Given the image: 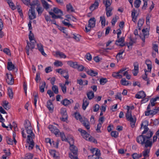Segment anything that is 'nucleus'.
Masks as SVG:
<instances>
[{"instance_id":"f257e3e1","label":"nucleus","mask_w":159,"mask_h":159,"mask_svg":"<svg viewBox=\"0 0 159 159\" xmlns=\"http://www.w3.org/2000/svg\"><path fill=\"white\" fill-rule=\"evenodd\" d=\"M25 129L27 133L28 134L27 136V139H34L35 135L32 131V128L30 122L28 120H25L24 124Z\"/></svg>"},{"instance_id":"f03ea898","label":"nucleus","mask_w":159,"mask_h":159,"mask_svg":"<svg viewBox=\"0 0 159 159\" xmlns=\"http://www.w3.org/2000/svg\"><path fill=\"white\" fill-rule=\"evenodd\" d=\"M137 141L139 143L143 145L145 144V147L147 148L148 147H151L152 145V143L149 139H147L145 137V135L141 134L137 137Z\"/></svg>"},{"instance_id":"7ed1b4c3","label":"nucleus","mask_w":159,"mask_h":159,"mask_svg":"<svg viewBox=\"0 0 159 159\" xmlns=\"http://www.w3.org/2000/svg\"><path fill=\"white\" fill-rule=\"evenodd\" d=\"M117 39L116 41L115 44L118 46L120 47H123L125 45V43H124L125 37H122L120 38V36L121 33V30L118 29L117 30Z\"/></svg>"},{"instance_id":"20e7f679","label":"nucleus","mask_w":159,"mask_h":159,"mask_svg":"<svg viewBox=\"0 0 159 159\" xmlns=\"http://www.w3.org/2000/svg\"><path fill=\"white\" fill-rule=\"evenodd\" d=\"M53 11L55 14L58 15H56L53 12L50 11L49 12V14L52 16V18L54 19H62V17L61 16L63 15V13L61 10L57 8L54 7L53 9Z\"/></svg>"},{"instance_id":"39448f33","label":"nucleus","mask_w":159,"mask_h":159,"mask_svg":"<svg viewBox=\"0 0 159 159\" xmlns=\"http://www.w3.org/2000/svg\"><path fill=\"white\" fill-rule=\"evenodd\" d=\"M30 42V43H29L28 41H27V46L25 48L26 52L28 55H29V49H30L32 51V49L34 48L35 44L36 43V41L35 40H34L33 41H31Z\"/></svg>"},{"instance_id":"423d86ee","label":"nucleus","mask_w":159,"mask_h":159,"mask_svg":"<svg viewBox=\"0 0 159 159\" xmlns=\"http://www.w3.org/2000/svg\"><path fill=\"white\" fill-rule=\"evenodd\" d=\"M78 131L81 132V135L83 138L86 140H88L89 141H92L91 139L92 137L90 134H88L85 130L82 129H79Z\"/></svg>"},{"instance_id":"0eeeda50","label":"nucleus","mask_w":159,"mask_h":159,"mask_svg":"<svg viewBox=\"0 0 159 159\" xmlns=\"http://www.w3.org/2000/svg\"><path fill=\"white\" fill-rule=\"evenodd\" d=\"M60 113L62 115V117L61 118V120L63 121H66L68 118L66 109L64 108H61Z\"/></svg>"},{"instance_id":"6e6552de","label":"nucleus","mask_w":159,"mask_h":159,"mask_svg":"<svg viewBox=\"0 0 159 159\" xmlns=\"http://www.w3.org/2000/svg\"><path fill=\"white\" fill-rule=\"evenodd\" d=\"M48 128L57 137H59V130L57 128L52 125H49Z\"/></svg>"},{"instance_id":"1a4fd4ad","label":"nucleus","mask_w":159,"mask_h":159,"mask_svg":"<svg viewBox=\"0 0 159 159\" xmlns=\"http://www.w3.org/2000/svg\"><path fill=\"white\" fill-rule=\"evenodd\" d=\"M148 122L147 121H144L141 124V129L143 128L144 129V130L142 134L144 135L149 131H151L148 127Z\"/></svg>"},{"instance_id":"9d476101","label":"nucleus","mask_w":159,"mask_h":159,"mask_svg":"<svg viewBox=\"0 0 159 159\" xmlns=\"http://www.w3.org/2000/svg\"><path fill=\"white\" fill-rule=\"evenodd\" d=\"M6 75L7 77L6 80L7 83L10 85L13 84H14V81L12 75L7 73Z\"/></svg>"},{"instance_id":"9b49d317","label":"nucleus","mask_w":159,"mask_h":159,"mask_svg":"<svg viewBox=\"0 0 159 159\" xmlns=\"http://www.w3.org/2000/svg\"><path fill=\"white\" fill-rule=\"evenodd\" d=\"M29 17L30 20L34 19L36 18L35 10L34 8L31 7L28 12Z\"/></svg>"},{"instance_id":"f8f14e48","label":"nucleus","mask_w":159,"mask_h":159,"mask_svg":"<svg viewBox=\"0 0 159 159\" xmlns=\"http://www.w3.org/2000/svg\"><path fill=\"white\" fill-rule=\"evenodd\" d=\"M96 20L94 17L91 18L89 20L88 27L93 28L95 26Z\"/></svg>"},{"instance_id":"ddd939ff","label":"nucleus","mask_w":159,"mask_h":159,"mask_svg":"<svg viewBox=\"0 0 159 159\" xmlns=\"http://www.w3.org/2000/svg\"><path fill=\"white\" fill-rule=\"evenodd\" d=\"M33 139H27V142L29 144L28 147V149L29 150H32L34 146V143L33 140Z\"/></svg>"},{"instance_id":"4468645a","label":"nucleus","mask_w":159,"mask_h":159,"mask_svg":"<svg viewBox=\"0 0 159 159\" xmlns=\"http://www.w3.org/2000/svg\"><path fill=\"white\" fill-rule=\"evenodd\" d=\"M134 69L133 70V74L134 76H136L139 72V64L137 62L134 63Z\"/></svg>"},{"instance_id":"2eb2a0df","label":"nucleus","mask_w":159,"mask_h":159,"mask_svg":"<svg viewBox=\"0 0 159 159\" xmlns=\"http://www.w3.org/2000/svg\"><path fill=\"white\" fill-rule=\"evenodd\" d=\"M146 96V95L145 92L142 91L138 93L135 95V97L138 99H143L145 98Z\"/></svg>"},{"instance_id":"dca6fc26","label":"nucleus","mask_w":159,"mask_h":159,"mask_svg":"<svg viewBox=\"0 0 159 159\" xmlns=\"http://www.w3.org/2000/svg\"><path fill=\"white\" fill-rule=\"evenodd\" d=\"M70 148L72 153L73 154V155L75 156L77 155L78 149L74 145H70Z\"/></svg>"},{"instance_id":"f3484780","label":"nucleus","mask_w":159,"mask_h":159,"mask_svg":"<svg viewBox=\"0 0 159 159\" xmlns=\"http://www.w3.org/2000/svg\"><path fill=\"white\" fill-rule=\"evenodd\" d=\"M81 122H82L83 125L87 130H89L90 129V125H89V123L87 119H85L84 120H82V121Z\"/></svg>"},{"instance_id":"a211bd4d","label":"nucleus","mask_w":159,"mask_h":159,"mask_svg":"<svg viewBox=\"0 0 159 159\" xmlns=\"http://www.w3.org/2000/svg\"><path fill=\"white\" fill-rule=\"evenodd\" d=\"M37 48L39 51L41 52L42 54L44 56L46 55V54L44 52L43 45L40 43L37 44Z\"/></svg>"},{"instance_id":"6ab92c4d","label":"nucleus","mask_w":159,"mask_h":159,"mask_svg":"<svg viewBox=\"0 0 159 159\" xmlns=\"http://www.w3.org/2000/svg\"><path fill=\"white\" fill-rule=\"evenodd\" d=\"M73 101L72 99L68 100L66 98L63 101H61V103L65 106H66L70 104L71 103H73Z\"/></svg>"},{"instance_id":"aec40b11","label":"nucleus","mask_w":159,"mask_h":159,"mask_svg":"<svg viewBox=\"0 0 159 159\" xmlns=\"http://www.w3.org/2000/svg\"><path fill=\"white\" fill-rule=\"evenodd\" d=\"M89 102L87 100V99L85 97L83 99V103L82 104V108L84 110H85L89 104Z\"/></svg>"},{"instance_id":"412c9836","label":"nucleus","mask_w":159,"mask_h":159,"mask_svg":"<svg viewBox=\"0 0 159 159\" xmlns=\"http://www.w3.org/2000/svg\"><path fill=\"white\" fill-rule=\"evenodd\" d=\"M151 107H150V105H148L147 107V111L145 112L146 116H149L151 115V113L153 112V110H152Z\"/></svg>"},{"instance_id":"4be33fe9","label":"nucleus","mask_w":159,"mask_h":159,"mask_svg":"<svg viewBox=\"0 0 159 159\" xmlns=\"http://www.w3.org/2000/svg\"><path fill=\"white\" fill-rule=\"evenodd\" d=\"M47 107L50 111H52L53 110V106L51 101H49L47 102Z\"/></svg>"},{"instance_id":"5701e85b","label":"nucleus","mask_w":159,"mask_h":159,"mask_svg":"<svg viewBox=\"0 0 159 159\" xmlns=\"http://www.w3.org/2000/svg\"><path fill=\"white\" fill-rule=\"evenodd\" d=\"M67 63L70 66L74 68H76L77 66V63L76 62H73L71 61H68Z\"/></svg>"},{"instance_id":"b1692460","label":"nucleus","mask_w":159,"mask_h":159,"mask_svg":"<svg viewBox=\"0 0 159 159\" xmlns=\"http://www.w3.org/2000/svg\"><path fill=\"white\" fill-rule=\"evenodd\" d=\"M127 111L126 114V117L127 120H128L131 117H133L132 116L131 111H129L130 107L129 106H127Z\"/></svg>"},{"instance_id":"393cba45","label":"nucleus","mask_w":159,"mask_h":159,"mask_svg":"<svg viewBox=\"0 0 159 159\" xmlns=\"http://www.w3.org/2000/svg\"><path fill=\"white\" fill-rule=\"evenodd\" d=\"M15 68L14 64L11 62H9L7 63V69L9 70H11Z\"/></svg>"},{"instance_id":"a878e982","label":"nucleus","mask_w":159,"mask_h":159,"mask_svg":"<svg viewBox=\"0 0 159 159\" xmlns=\"http://www.w3.org/2000/svg\"><path fill=\"white\" fill-rule=\"evenodd\" d=\"M112 7H109L106 8V15L107 17L111 16L112 15L111 13V11L112 10Z\"/></svg>"},{"instance_id":"bb28decb","label":"nucleus","mask_w":159,"mask_h":159,"mask_svg":"<svg viewBox=\"0 0 159 159\" xmlns=\"http://www.w3.org/2000/svg\"><path fill=\"white\" fill-rule=\"evenodd\" d=\"M59 136H60L62 141H67V139L66 138V136L64 132L59 133Z\"/></svg>"},{"instance_id":"cd10ccee","label":"nucleus","mask_w":159,"mask_h":159,"mask_svg":"<svg viewBox=\"0 0 159 159\" xmlns=\"http://www.w3.org/2000/svg\"><path fill=\"white\" fill-rule=\"evenodd\" d=\"M66 7L67 11L70 12H73L74 11V9L73 7L70 4L67 5Z\"/></svg>"},{"instance_id":"c85d7f7f","label":"nucleus","mask_w":159,"mask_h":159,"mask_svg":"<svg viewBox=\"0 0 159 159\" xmlns=\"http://www.w3.org/2000/svg\"><path fill=\"white\" fill-rule=\"evenodd\" d=\"M87 95L89 99L91 100L94 97V94L92 91H90L87 93Z\"/></svg>"},{"instance_id":"c756f323","label":"nucleus","mask_w":159,"mask_h":159,"mask_svg":"<svg viewBox=\"0 0 159 159\" xmlns=\"http://www.w3.org/2000/svg\"><path fill=\"white\" fill-rule=\"evenodd\" d=\"M8 102L6 101H4L3 102L2 106L6 110H8L10 108V107L8 105Z\"/></svg>"},{"instance_id":"7c9ffc66","label":"nucleus","mask_w":159,"mask_h":159,"mask_svg":"<svg viewBox=\"0 0 159 159\" xmlns=\"http://www.w3.org/2000/svg\"><path fill=\"white\" fill-rule=\"evenodd\" d=\"M159 98H152L150 100L151 103H149L148 105H150V107H153L155 106V102Z\"/></svg>"},{"instance_id":"2f4dec72","label":"nucleus","mask_w":159,"mask_h":159,"mask_svg":"<svg viewBox=\"0 0 159 159\" xmlns=\"http://www.w3.org/2000/svg\"><path fill=\"white\" fill-rule=\"evenodd\" d=\"M150 150V149H148L147 148L145 149L144 150L143 152V155L144 157L149 156L148 154L149 153Z\"/></svg>"},{"instance_id":"473e14b6","label":"nucleus","mask_w":159,"mask_h":159,"mask_svg":"<svg viewBox=\"0 0 159 159\" xmlns=\"http://www.w3.org/2000/svg\"><path fill=\"white\" fill-rule=\"evenodd\" d=\"M8 94L11 99H12L13 97V93L12 92V89L10 88L8 89Z\"/></svg>"},{"instance_id":"72a5a7b5","label":"nucleus","mask_w":159,"mask_h":159,"mask_svg":"<svg viewBox=\"0 0 159 159\" xmlns=\"http://www.w3.org/2000/svg\"><path fill=\"white\" fill-rule=\"evenodd\" d=\"M57 56H59L61 58H65L66 57V56L64 53L61 52L59 51H57L56 52Z\"/></svg>"},{"instance_id":"f704fd0d","label":"nucleus","mask_w":159,"mask_h":159,"mask_svg":"<svg viewBox=\"0 0 159 159\" xmlns=\"http://www.w3.org/2000/svg\"><path fill=\"white\" fill-rule=\"evenodd\" d=\"M103 3L106 8L110 7V6L111 5V2L110 0H104Z\"/></svg>"},{"instance_id":"c9c22d12","label":"nucleus","mask_w":159,"mask_h":159,"mask_svg":"<svg viewBox=\"0 0 159 159\" xmlns=\"http://www.w3.org/2000/svg\"><path fill=\"white\" fill-rule=\"evenodd\" d=\"M153 133L151 131H149L148 132L146 133L145 135V137L147 139H149L152 137L153 135Z\"/></svg>"},{"instance_id":"e433bc0d","label":"nucleus","mask_w":159,"mask_h":159,"mask_svg":"<svg viewBox=\"0 0 159 159\" xmlns=\"http://www.w3.org/2000/svg\"><path fill=\"white\" fill-rule=\"evenodd\" d=\"M142 32L143 34V36L147 38L149 34V32L147 30V29L146 28V29H143L142 30Z\"/></svg>"},{"instance_id":"4c0bfd02","label":"nucleus","mask_w":159,"mask_h":159,"mask_svg":"<svg viewBox=\"0 0 159 159\" xmlns=\"http://www.w3.org/2000/svg\"><path fill=\"white\" fill-rule=\"evenodd\" d=\"M88 74L92 76H95L98 75L97 72H94L93 70H90L88 71Z\"/></svg>"},{"instance_id":"58836bf2","label":"nucleus","mask_w":159,"mask_h":159,"mask_svg":"<svg viewBox=\"0 0 159 159\" xmlns=\"http://www.w3.org/2000/svg\"><path fill=\"white\" fill-rule=\"evenodd\" d=\"M144 23V20L142 19H139L138 23V29L139 30H141V27L143 25Z\"/></svg>"},{"instance_id":"ea45409f","label":"nucleus","mask_w":159,"mask_h":159,"mask_svg":"<svg viewBox=\"0 0 159 159\" xmlns=\"http://www.w3.org/2000/svg\"><path fill=\"white\" fill-rule=\"evenodd\" d=\"M141 1L140 0H135L134 3V7L136 8H138L141 4Z\"/></svg>"},{"instance_id":"a19ab883","label":"nucleus","mask_w":159,"mask_h":159,"mask_svg":"<svg viewBox=\"0 0 159 159\" xmlns=\"http://www.w3.org/2000/svg\"><path fill=\"white\" fill-rule=\"evenodd\" d=\"M112 75L113 77L116 78L120 79L122 77V75L119 74L118 72L113 73Z\"/></svg>"},{"instance_id":"79ce46f5","label":"nucleus","mask_w":159,"mask_h":159,"mask_svg":"<svg viewBox=\"0 0 159 159\" xmlns=\"http://www.w3.org/2000/svg\"><path fill=\"white\" fill-rule=\"evenodd\" d=\"M38 15H40L43 11V9L41 7L38 6L36 8Z\"/></svg>"},{"instance_id":"37998d69","label":"nucleus","mask_w":159,"mask_h":159,"mask_svg":"<svg viewBox=\"0 0 159 159\" xmlns=\"http://www.w3.org/2000/svg\"><path fill=\"white\" fill-rule=\"evenodd\" d=\"M46 84L45 82H43L42 85L40 86L39 89L41 92L43 93L44 91V88L46 86Z\"/></svg>"},{"instance_id":"c03bdc74","label":"nucleus","mask_w":159,"mask_h":159,"mask_svg":"<svg viewBox=\"0 0 159 159\" xmlns=\"http://www.w3.org/2000/svg\"><path fill=\"white\" fill-rule=\"evenodd\" d=\"M52 89L54 92V93L56 94H57L58 93V87L56 85H53L52 87Z\"/></svg>"},{"instance_id":"a18cd8bd","label":"nucleus","mask_w":159,"mask_h":159,"mask_svg":"<svg viewBox=\"0 0 159 159\" xmlns=\"http://www.w3.org/2000/svg\"><path fill=\"white\" fill-rule=\"evenodd\" d=\"M69 21L68 19H65L64 20L62 21V23L65 26H68L69 27L70 26H71V27H73V26L70 24L69 22H67L66 21Z\"/></svg>"},{"instance_id":"49530a36","label":"nucleus","mask_w":159,"mask_h":159,"mask_svg":"<svg viewBox=\"0 0 159 159\" xmlns=\"http://www.w3.org/2000/svg\"><path fill=\"white\" fill-rule=\"evenodd\" d=\"M121 84L123 85H128L129 84L128 81H126L125 78L122 79L121 80Z\"/></svg>"},{"instance_id":"de8ad7c7","label":"nucleus","mask_w":159,"mask_h":159,"mask_svg":"<svg viewBox=\"0 0 159 159\" xmlns=\"http://www.w3.org/2000/svg\"><path fill=\"white\" fill-rule=\"evenodd\" d=\"M59 85L61 88V89L63 93L64 94L66 92V85H65V84H64L62 85L61 84H60Z\"/></svg>"},{"instance_id":"09e8293b","label":"nucleus","mask_w":159,"mask_h":159,"mask_svg":"<svg viewBox=\"0 0 159 159\" xmlns=\"http://www.w3.org/2000/svg\"><path fill=\"white\" fill-rule=\"evenodd\" d=\"M54 65L56 67H58L61 66L63 64L61 61L57 60L54 63Z\"/></svg>"},{"instance_id":"8fccbe9b","label":"nucleus","mask_w":159,"mask_h":159,"mask_svg":"<svg viewBox=\"0 0 159 159\" xmlns=\"http://www.w3.org/2000/svg\"><path fill=\"white\" fill-rule=\"evenodd\" d=\"M93 152H95V156L97 157H99L100 155V151L98 149H97L95 150V149H94L93 151Z\"/></svg>"},{"instance_id":"3c124183","label":"nucleus","mask_w":159,"mask_h":159,"mask_svg":"<svg viewBox=\"0 0 159 159\" xmlns=\"http://www.w3.org/2000/svg\"><path fill=\"white\" fill-rule=\"evenodd\" d=\"M130 122V124L132 127L133 128L135 125V121L133 117H131L128 120Z\"/></svg>"},{"instance_id":"603ef678","label":"nucleus","mask_w":159,"mask_h":159,"mask_svg":"<svg viewBox=\"0 0 159 159\" xmlns=\"http://www.w3.org/2000/svg\"><path fill=\"white\" fill-rule=\"evenodd\" d=\"M100 21H101V23L102 25L104 26L105 25L106 19L104 16L100 17Z\"/></svg>"},{"instance_id":"864d4df0","label":"nucleus","mask_w":159,"mask_h":159,"mask_svg":"<svg viewBox=\"0 0 159 159\" xmlns=\"http://www.w3.org/2000/svg\"><path fill=\"white\" fill-rule=\"evenodd\" d=\"M6 140L7 143L9 144L12 145L13 143V141L12 139L9 137H6Z\"/></svg>"},{"instance_id":"5fc2aeb1","label":"nucleus","mask_w":159,"mask_h":159,"mask_svg":"<svg viewBox=\"0 0 159 159\" xmlns=\"http://www.w3.org/2000/svg\"><path fill=\"white\" fill-rule=\"evenodd\" d=\"M118 19V17L116 16L115 17H113L111 20V24L113 25H114L116 22L117 21V20Z\"/></svg>"},{"instance_id":"6e6d98bb","label":"nucleus","mask_w":159,"mask_h":159,"mask_svg":"<svg viewBox=\"0 0 159 159\" xmlns=\"http://www.w3.org/2000/svg\"><path fill=\"white\" fill-rule=\"evenodd\" d=\"M107 81L106 78H101L100 80V84L101 85H104Z\"/></svg>"},{"instance_id":"4d7b16f0","label":"nucleus","mask_w":159,"mask_h":159,"mask_svg":"<svg viewBox=\"0 0 159 159\" xmlns=\"http://www.w3.org/2000/svg\"><path fill=\"white\" fill-rule=\"evenodd\" d=\"M111 135L112 137L116 138L118 136V133L116 131H112L111 133Z\"/></svg>"},{"instance_id":"13d9d810","label":"nucleus","mask_w":159,"mask_h":159,"mask_svg":"<svg viewBox=\"0 0 159 159\" xmlns=\"http://www.w3.org/2000/svg\"><path fill=\"white\" fill-rule=\"evenodd\" d=\"M75 118L77 120H79L80 121H82V120H83V119L81 117V116L79 113H75Z\"/></svg>"},{"instance_id":"bf43d9fd","label":"nucleus","mask_w":159,"mask_h":159,"mask_svg":"<svg viewBox=\"0 0 159 159\" xmlns=\"http://www.w3.org/2000/svg\"><path fill=\"white\" fill-rule=\"evenodd\" d=\"M99 105L98 104H96L93 107V111L94 112L97 111L99 108Z\"/></svg>"},{"instance_id":"052dcab7","label":"nucleus","mask_w":159,"mask_h":159,"mask_svg":"<svg viewBox=\"0 0 159 159\" xmlns=\"http://www.w3.org/2000/svg\"><path fill=\"white\" fill-rule=\"evenodd\" d=\"M8 3L10 7L13 10H14L16 9L15 6H14V3L11 2V1L9 2H8Z\"/></svg>"},{"instance_id":"680f3d73","label":"nucleus","mask_w":159,"mask_h":159,"mask_svg":"<svg viewBox=\"0 0 159 159\" xmlns=\"http://www.w3.org/2000/svg\"><path fill=\"white\" fill-rule=\"evenodd\" d=\"M86 58L89 61H90L92 59V56L90 53L89 52L87 53L85 55Z\"/></svg>"},{"instance_id":"e2e57ef3","label":"nucleus","mask_w":159,"mask_h":159,"mask_svg":"<svg viewBox=\"0 0 159 159\" xmlns=\"http://www.w3.org/2000/svg\"><path fill=\"white\" fill-rule=\"evenodd\" d=\"M102 126V124L101 123H98L97 125V128L96 130L98 133H101V132L100 130V128Z\"/></svg>"},{"instance_id":"0e129e2a","label":"nucleus","mask_w":159,"mask_h":159,"mask_svg":"<svg viewBox=\"0 0 159 159\" xmlns=\"http://www.w3.org/2000/svg\"><path fill=\"white\" fill-rule=\"evenodd\" d=\"M69 157L71 159H79L77 157V155L74 156L71 153L69 154Z\"/></svg>"},{"instance_id":"69168bd1","label":"nucleus","mask_w":159,"mask_h":159,"mask_svg":"<svg viewBox=\"0 0 159 159\" xmlns=\"http://www.w3.org/2000/svg\"><path fill=\"white\" fill-rule=\"evenodd\" d=\"M3 52L8 55H11L10 50L7 48H6L4 49L3 50Z\"/></svg>"},{"instance_id":"338daca9","label":"nucleus","mask_w":159,"mask_h":159,"mask_svg":"<svg viewBox=\"0 0 159 159\" xmlns=\"http://www.w3.org/2000/svg\"><path fill=\"white\" fill-rule=\"evenodd\" d=\"M144 71L145 72V75H143L142 77L143 79L145 80H148V78L147 77V75L146 73V72L148 71L146 70H144Z\"/></svg>"},{"instance_id":"774afa93","label":"nucleus","mask_w":159,"mask_h":159,"mask_svg":"<svg viewBox=\"0 0 159 159\" xmlns=\"http://www.w3.org/2000/svg\"><path fill=\"white\" fill-rule=\"evenodd\" d=\"M69 143L70 145H74V140L73 138H70L69 140L68 141H67Z\"/></svg>"}]
</instances>
